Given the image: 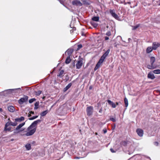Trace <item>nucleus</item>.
Returning a JSON list of instances; mask_svg holds the SVG:
<instances>
[{
    "label": "nucleus",
    "mask_w": 160,
    "mask_h": 160,
    "mask_svg": "<svg viewBox=\"0 0 160 160\" xmlns=\"http://www.w3.org/2000/svg\"><path fill=\"white\" fill-rule=\"evenodd\" d=\"M41 120H38L34 121L27 129L25 131L26 133L23 135L27 136H30L33 135L35 132L36 130V126L38 123L40 122Z\"/></svg>",
    "instance_id": "nucleus-1"
},
{
    "label": "nucleus",
    "mask_w": 160,
    "mask_h": 160,
    "mask_svg": "<svg viewBox=\"0 0 160 160\" xmlns=\"http://www.w3.org/2000/svg\"><path fill=\"white\" fill-rule=\"evenodd\" d=\"M107 56L104 54L101 57L100 59L94 68V70L96 71L98 69L100 66L101 65L103 62L104 60Z\"/></svg>",
    "instance_id": "nucleus-2"
},
{
    "label": "nucleus",
    "mask_w": 160,
    "mask_h": 160,
    "mask_svg": "<svg viewBox=\"0 0 160 160\" xmlns=\"http://www.w3.org/2000/svg\"><path fill=\"white\" fill-rule=\"evenodd\" d=\"M25 123H22L20 124L18 126L16 129L14 131V133H17L20 132H21L23 131V129H21L19 130L20 128H21L25 124Z\"/></svg>",
    "instance_id": "nucleus-3"
},
{
    "label": "nucleus",
    "mask_w": 160,
    "mask_h": 160,
    "mask_svg": "<svg viewBox=\"0 0 160 160\" xmlns=\"http://www.w3.org/2000/svg\"><path fill=\"white\" fill-rule=\"evenodd\" d=\"M28 99V97L27 96H24L23 98H21L18 101V103L20 104H22L24 102H27Z\"/></svg>",
    "instance_id": "nucleus-4"
},
{
    "label": "nucleus",
    "mask_w": 160,
    "mask_h": 160,
    "mask_svg": "<svg viewBox=\"0 0 160 160\" xmlns=\"http://www.w3.org/2000/svg\"><path fill=\"white\" fill-rule=\"evenodd\" d=\"M93 107L92 106H90L86 108V112L87 115L88 116L91 115L93 112Z\"/></svg>",
    "instance_id": "nucleus-5"
},
{
    "label": "nucleus",
    "mask_w": 160,
    "mask_h": 160,
    "mask_svg": "<svg viewBox=\"0 0 160 160\" xmlns=\"http://www.w3.org/2000/svg\"><path fill=\"white\" fill-rule=\"evenodd\" d=\"M110 13L112 15V16L115 19L118 20L119 18L118 16L114 10H110Z\"/></svg>",
    "instance_id": "nucleus-6"
},
{
    "label": "nucleus",
    "mask_w": 160,
    "mask_h": 160,
    "mask_svg": "<svg viewBox=\"0 0 160 160\" xmlns=\"http://www.w3.org/2000/svg\"><path fill=\"white\" fill-rule=\"evenodd\" d=\"M72 4L73 5L77 6H82V3L80 1L78 0H74L72 2Z\"/></svg>",
    "instance_id": "nucleus-7"
},
{
    "label": "nucleus",
    "mask_w": 160,
    "mask_h": 160,
    "mask_svg": "<svg viewBox=\"0 0 160 160\" xmlns=\"http://www.w3.org/2000/svg\"><path fill=\"white\" fill-rule=\"evenodd\" d=\"M160 46V43L154 42L152 43V47L153 50H156L158 47Z\"/></svg>",
    "instance_id": "nucleus-8"
},
{
    "label": "nucleus",
    "mask_w": 160,
    "mask_h": 160,
    "mask_svg": "<svg viewBox=\"0 0 160 160\" xmlns=\"http://www.w3.org/2000/svg\"><path fill=\"white\" fill-rule=\"evenodd\" d=\"M82 61L81 60L78 61L76 64V67L77 69H80L82 67Z\"/></svg>",
    "instance_id": "nucleus-9"
},
{
    "label": "nucleus",
    "mask_w": 160,
    "mask_h": 160,
    "mask_svg": "<svg viewBox=\"0 0 160 160\" xmlns=\"http://www.w3.org/2000/svg\"><path fill=\"white\" fill-rule=\"evenodd\" d=\"M136 132L138 134L140 137H142L143 135V132L142 130L141 129H138L136 130Z\"/></svg>",
    "instance_id": "nucleus-10"
},
{
    "label": "nucleus",
    "mask_w": 160,
    "mask_h": 160,
    "mask_svg": "<svg viewBox=\"0 0 160 160\" xmlns=\"http://www.w3.org/2000/svg\"><path fill=\"white\" fill-rule=\"evenodd\" d=\"M108 102V104L111 106V107L112 108H115L116 107V104L114 103L113 102L111 101L110 100H108L107 101Z\"/></svg>",
    "instance_id": "nucleus-11"
},
{
    "label": "nucleus",
    "mask_w": 160,
    "mask_h": 160,
    "mask_svg": "<svg viewBox=\"0 0 160 160\" xmlns=\"http://www.w3.org/2000/svg\"><path fill=\"white\" fill-rule=\"evenodd\" d=\"M148 78L153 79L155 78V77L153 73H152L151 72H149L148 73Z\"/></svg>",
    "instance_id": "nucleus-12"
},
{
    "label": "nucleus",
    "mask_w": 160,
    "mask_h": 160,
    "mask_svg": "<svg viewBox=\"0 0 160 160\" xmlns=\"http://www.w3.org/2000/svg\"><path fill=\"white\" fill-rule=\"evenodd\" d=\"M8 109L9 111L11 112H13L15 111L14 108L12 106H8Z\"/></svg>",
    "instance_id": "nucleus-13"
},
{
    "label": "nucleus",
    "mask_w": 160,
    "mask_h": 160,
    "mask_svg": "<svg viewBox=\"0 0 160 160\" xmlns=\"http://www.w3.org/2000/svg\"><path fill=\"white\" fill-rule=\"evenodd\" d=\"M64 71L63 70H60L59 72L58 75H57L58 77H59L60 78L62 77L63 76Z\"/></svg>",
    "instance_id": "nucleus-14"
},
{
    "label": "nucleus",
    "mask_w": 160,
    "mask_h": 160,
    "mask_svg": "<svg viewBox=\"0 0 160 160\" xmlns=\"http://www.w3.org/2000/svg\"><path fill=\"white\" fill-rule=\"evenodd\" d=\"M153 50V48L151 47H148L146 49V52L147 53H149L151 52Z\"/></svg>",
    "instance_id": "nucleus-15"
},
{
    "label": "nucleus",
    "mask_w": 160,
    "mask_h": 160,
    "mask_svg": "<svg viewBox=\"0 0 160 160\" xmlns=\"http://www.w3.org/2000/svg\"><path fill=\"white\" fill-rule=\"evenodd\" d=\"M24 118L23 117H21L20 118H16L15 119L16 122H21L24 120Z\"/></svg>",
    "instance_id": "nucleus-16"
},
{
    "label": "nucleus",
    "mask_w": 160,
    "mask_h": 160,
    "mask_svg": "<svg viewBox=\"0 0 160 160\" xmlns=\"http://www.w3.org/2000/svg\"><path fill=\"white\" fill-rule=\"evenodd\" d=\"M72 86V83H69L68 85L64 88V91L65 92L67 91Z\"/></svg>",
    "instance_id": "nucleus-17"
},
{
    "label": "nucleus",
    "mask_w": 160,
    "mask_h": 160,
    "mask_svg": "<svg viewBox=\"0 0 160 160\" xmlns=\"http://www.w3.org/2000/svg\"><path fill=\"white\" fill-rule=\"evenodd\" d=\"M155 58L154 57H152L150 58V62L151 65H153L155 61Z\"/></svg>",
    "instance_id": "nucleus-18"
},
{
    "label": "nucleus",
    "mask_w": 160,
    "mask_h": 160,
    "mask_svg": "<svg viewBox=\"0 0 160 160\" xmlns=\"http://www.w3.org/2000/svg\"><path fill=\"white\" fill-rule=\"evenodd\" d=\"M48 110H46L41 112L40 114V115L42 116H44L46 115V114L48 113Z\"/></svg>",
    "instance_id": "nucleus-19"
},
{
    "label": "nucleus",
    "mask_w": 160,
    "mask_h": 160,
    "mask_svg": "<svg viewBox=\"0 0 160 160\" xmlns=\"http://www.w3.org/2000/svg\"><path fill=\"white\" fill-rule=\"evenodd\" d=\"M71 61V59L69 56L66 59L65 62L67 64L69 63Z\"/></svg>",
    "instance_id": "nucleus-20"
},
{
    "label": "nucleus",
    "mask_w": 160,
    "mask_h": 160,
    "mask_svg": "<svg viewBox=\"0 0 160 160\" xmlns=\"http://www.w3.org/2000/svg\"><path fill=\"white\" fill-rule=\"evenodd\" d=\"M91 23L94 28H96L98 25V24L97 23L93 21L91 22Z\"/></svg>",
    "instance_id": "nucleus-21"
},
{
    "label": "nucleus",
    "mask_w": 160,
    "mask_h": 160,
    "mask_svg": "<svg viewBox=\"0 0 160 160\" xmlns=\"http://www.w3.org/2000/svg\"><path fill=\"white\" fill-rule=\"evenodd\" d=\"M92 20L93 21V22H97L99 21V18L98 17H94L92 18Z\"/></svg>",
    "instance_id": "nucleus-22"
},
{
    "label": "nucleus",
    "mask_w": 160,
    "mask_h": 160,
    "mask_svg": "<svg viewBox=\"0 0 160 160\" xmlns=\"http://www.w3.org/2000/svg\"><path fill=\"white\" fill-rule=\"evenodd\" d=\"M39 104V102H36L34 104L35 107L34 108V109H37L38 108Z\"/></svg>",
    "instance_id": "nucleus-23"
},
{
    "label": "nucleus",
    "mask_w": 160,
    "mask_h": 160,
    "mask_svg": "<svg viewBox=\"0 0 160 160\" xmlns=\"http://www.w3.org/2000/svg\"><path fill=\"white\" fill-rule=\"evenodd\" d=\"M147 68L150 69H153L154 68H156L153 65H148L147 66Z\"/></svg>",
    "instance_id": "nucleus-24"
},
{
    "label": "nucleus",
    "mask_w": 160,
    "mask_h": 160,
    "mask_svg": "<svg viewBox=\"0 0 160 160\" xmlns=\"http://www.w3.org/2000/svg\"><path fill=\"white\" fill-rule=\"evenodd\" d=\"M124 103H125V107H127L128 106V100L127 99L125 98H124Z\"/></svg>",
    "instance_id": "nucleus-25"
},
{
    "label": "nucleus",
    "mask_w": 160,
    "mask_h": 160,
    "mask_svg": "<svg viewBox=\"0 0 160 160\" xmlns=\"http://www.w3.org/2000/svg\"><path fill=\"white\" fill-rule=\"evenodd\" d=\"M153 72L155 74H160V69L155 70L153 71Z\"/></svg>",
    "instance_id": "nucleus-26"
},
{
    "label": "nucleus",
    "mask_w": 160,
    "mask_h": 160,
    "mask_svg": "<svg viewBox=\"0 0 160 160\" xmlns=\"http://www.w3.org/2000/svg\"><path fill=\"white\" fill-rule=\"evenodd\" d=\"M25 147L27 150H29L31 149V145L29 144H28L26 145Z\"/></svg>",
    "instance_id": "nucleus-27"
},
{
    "label": "nucleus",
    "mask_w": 160,
    "mask_h": 160,
    "mask_svg": "<svg viewBox=\"0 0 160 160\" xmlns=\"http://www.w3.org/2000/svg\"><path fill=\"white\" fill-rule=\"evenodd\" d=\"M36 99L35 98H32L29 100V102L30 103H31L33 102L36 101Z\"/></svg>",
    "instance_id": "nucleus-28"
},
{
    "label": "nucleus",
    "mask_w": 160,
    "mask_h": 160,
    "mask_svg": "<svg viewBox=\"0 0 160 160\" xmlns=\"http://www.w3.org/2000/svg\"><path fill=\"white\" fill-rule=\"evenodd\" d=\"M11 127H5L4 128V131H10L11 130Z\"/></svg>",
    "instance_id": "nucleus-29"
},
{
    "label": "nucleus",
    "mask_w": 160,
    "mask_h": 160,
    "mask_svg": "<svg viewBox=\"0 0 160 160\" xmlns=\"http://www.w3.org/2000/svg\"><path fill=\"white\" fill-rule=\"evenodd\" d=\"M41 91L39 90L38 91L35 92V94L37 96H39V95L41 94Z\"/></svg>",
    "instance_id": "nucleus-30"
},
{
    "label": "nucleus",
    "mask_w": 160,
    "mask_h": 160,
    "mask_svg": "<svg viewBox=\"0 0 160 160\" xmlns=\"http://www.w3.org/2000/svg\"><path fill=\"white\" fill-rule=\"evenodd\" d=\"M15 90H16V89H10L7 90V91L9 92L12 93H13V92H14Z\"/></svg>",
    "instance_id": "nucleus-31"
},
{
    "label": "nucleus",
    "mask_w": 160,
    "mask_h": 160,
    "mask_svg": "<svg viewBox=\"0 0 160 160\" xmlns=\"http://www.w3.org/2000/svg\"><path fill=\"white\" fill-rule=\"evenodd\" d=\"M10 123L11 125L14 126H16L17 125V123L16 122H10Z\"/></svg>",
    "instance_id": "nucleus-32"
},
{
    "label": "nucleus",
    "mask_w": 160,
    "mask_h": 160,
    "mask_svg": "<svg viewBox=\"0 0 160 160\" xmlns=\"http://www.w3.org/2000/svg\"><path fill=\"white\" fill-rule=\"evenodd\" d=\"M110 50L109 49H108L107 51L104 53V54L107 56L110 52Z\"/></svg>",
    "instance_id": "nucleus-33"
},
{
    "label": "nucleus",
    "mask_w": 160,
    "mask_h": 160,
    "mask_svg": "<svg viewBox=\"0 0 160 160\" xmlns=\"http://www.w3.org/2000/svg\"><path fill=\"white\" fill-rule=\"evenodd\" d=\"M78 48L77 50H78L80 49L82 47V45L81 44H79L78 45Z\"/></svg>",
    "instance_id": "nucleus-34"
},
{
    "label": "nucleus",
    "mask_w": 160,
    "mask_h": 160,
    "mask_svg": "<svg viewBox=\"0 0 160 160\" xmlns=\"http://www.w3.org/2000/svg\"><path fill=\"white\" fill-rule=\"evenodd\" d=\"M106 35L108 36H109L111 35V32L110 31H108L106 33Z\"/></svg>",
    "instance_id": "nucleus-35"
},
{
    "label": "nucleus",
    "mask_w": 160,
    "mask_h": 160,
    "mask_svg": "<svg viewBox=\"0 0 160 160\" xmlns=\"http://www.w3.org/2000/svg\"><path fill=\"white\" fill-rule=\"evenodd\" d=\"M10 125V123H9V122H7L6 124H5V127H8L9 125Z\"/></svg>",
    "instance_id": "nucleus-36"
},
{
    "label": "nucleus",
    "mask_w": 160,
    "mask_h": 160,
    "mask_svg": "<svg viewBox=\"0 0 160 160\" xmlns=\"http://www.w3.org/2000/svg\"><path fill=\"white\" fill-rule=\"evenodd\" d=\"M110 120L112 121L113 122H115L116 121L115 119V118H110Z\"/></svg>",
    "instance_id": "nucleus-37"
},
{
    "label": "nucleus",
    "mask_w": 160,
    "mask_h": 160,
    "mask_svg": "<svg viewBox=\"0 0 160 160\" xmlns=\"http://www.w3.org/2000/svg\"><path fill=\"white\" fill-rule=\"evenodd\" d=\"M122 144L124 146H125L127 145V142L125 141H123L122 142Z\"/></svg>",
    "instance_id": "nucleus-38"
},
{
    "label": "nucleus",
    "mask_w": 160,
    "mask_h": 160,
    "mask_svg": "<svg viewBox=\"0 0 160 160\" xmlns=\"http://www.w3.org/2000/svg\"><path fill=\"white\" fill-rule=\"evenodd\" d=\"M154 144L156 146H158V143L157 142H154Z\"/></svg>",
    "instance_id": "nucleus-39"
},
{
    "label": "nucleus",
    "mask_w": 160,
    "mask_h": 160,
    "mask_svg": "<svg viewBox=\"0 0 160 160\" xmlns=\"http://www.w3.org/2000/svg\"><path fill=\"white\" fill-rule=\"evenodd\" d=\"M110 151L112 152H115V151L112 148L110 149Z\"/></svg>",
    "instance_id": "nucleus-40"
},
{
    "label": "nucleus",
    "mask_w": 160,
    "mask_h": 160,
    "mask_svg": "<svg viewBox=\"0 0 160 160\" xmlns=\"http://www.w3.org/2000/svg\"><path fill=\"white\" fill-rule=\"evenodd\" d=\"M34 119H35V118L34 117V116L29 118V119L30 120H32Z\"/></svg>",
    "instance_id": "nucleus-41"
},
{
    "label": "nucleus",
    "mask_w": 160,
    "mask_h": 160,
    "mask_svg": "<svg viewBox=\"0 0 160 160\" xmlns=\"http://www.w3.org/2000/svg\"><path fill=\"white\" fill-rule=\"evenodd\" d=\"M138 27V26L137 25L136 26H135L134 27V28H133V29H136V28H137Z\"/></svg>",
    "instance_id": "nucleus-42"
},
{
    "label": "nucleus",
    "mask_w": 160,
    "mask_h": 160,
    "mask_svg": "<svg viewBox=\"0 0 160 160\" xmlns=\"http://www.w3.org/2000/svg\"><path fill=\"white\" fill-rule=\"evenodd\" d=\"M108 39H109L108 37H105V40H108Z\"/></svg>",
    "instance_id": "nucleus-43"
},
{
    "label": "nucleus",
    "mask_w": 160,
    "mask_h": 160,
    "mask_svg": "<svg viewBox=\"0 0 160 160\" xmlns=\"http://www.w3.org/2000/svg\"><path fill=\"white\" fill-rule=\"evenodd\" d=\"M30 113V114H34V112H32V111H31V112H29Z\"/></svg>",
    "instance_id": "nucleus-44"
},
{
    "label": "nucleus",
    "mask_w": 160,
    "mask_h": 160,
    "mask_svg": "<svg viewBox=\"0 0 160 160\" xmlns=\"http://www.w3.org/2000/svg\"><path fill=\"white\" fill-rule=\"evenodd\" d=\"M102 112V109H101L99 110V112L101 113V112Z\"/></svg>",
    "instance_id": "nucleus-45"
},
{
    "label": "nucleus",
    "mask_w": 160,
    "mask_h": 160,
    "mask_svg": "<svg viewBox=\"0 0 160 160\" xmlns=\"http://www.w3.org/2000/svg\"><path fill=\"white\" fill-rule=\"evenodd\" d=\"M119 103V102H116V105H118Z\"/></svg>",
    "instance_id": "nucleus-46"
},
{
    "label": "nucleus",
    "mask_w": 160,
    "mask_h": 160,
    "mask_svg": "<svg viewBox=\"0 0 160 160\" xmlns=\"http://www.w3.org/2000/svg\"><path fill=\"white\" fill-rule=\"evenodd\" d=\"M38 116H34V117L35 118V119L37 118V117H38Z\"/></svg>",
    "instance_id": "nucleus-47"
},
{
    "label": "nucleus",
    "mask_w": 160,
    "mask_h": 160,
    "mask_svg": "<svg viewBox=\"0 0 160 160\" xmlns=\"http://www.w3.org/2000/svg\"><path fill=\"white\" fill-rule=\"evenodd\" d=\"M107 132V130H104V133H106Z\"/></svg>",
    "instance_id": "nucleus-48"
},
{
    "label": "nucleus",
    "mask_w": 160,
    "mask_h": 160,
    "mask_svg": "<svg viewBox=\"0 0 160 160\" xmlns=\"http://www.w3.org/2000/svg\"><path fill=\"white\" fill-rule=\"evenodd\" d=\"M45 98V96H44L42 98V99H44Z\"/></svg>",
    "instance_id": "nucleus-49"
},
{
    "label": "nucleus",
    "mask_w": 160,
    "mask_h": 160,
    "mask_svg": "<svg viewBox=\"0 0 160 160\" xmlns=\"http://www.w3.org/2000/svg\"><path fill=\"white\" fill-rule=\"evenodd\" d=\"M31 116V115L30 114H28V117H30Z\"/></svg>",
    "instance_id": "nucleus-50"
},
{
    "label": "nucleus",
    "mask_w": 160,
    "mask_h": 160,
    "mask_svg": "<svg viewBox=\"0 0 160 160\" xmlns=\"http://www.w3.org/2000/svg\"><path fill=\"white\" fill-rule=\"evenodd\" d=\"M2 111V109L1 108H0V111Z\"/></svg>",
    "instance_id": "nucleus-51"
},
{
    "label": "nucleus",
    "mask_w": 160,
    "mask_h": 160,
    "mask_svg": "<svg viewBox=\"0 0 160 160\" xmlns=\"http://www.w3.org/2000/svg\"><path fill=\"white\" fill-rule=\"evenodd\" d=\"M158 92L159 93V94L160 95V91H158Z\"/></svg>",
    "instance_id": "nucleus-52"
},
{
    "label": "nucleus",
    "mask_w": 160,
    "mask_h": 160,
    "mask_svg": "<svg viewBox=\"0 0 160 160\" xmlns=\"http://www.w3.org/2000/svg\"><path fill=\"white\" fill-rule=\"evenodd\" d=\"M96 134L97 135V133H96Z\"/></svg>",
    "instance_id": "nucleus-53"
}]
</instances>
